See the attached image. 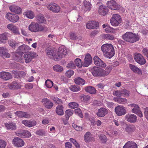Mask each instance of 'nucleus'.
Instances as JSON below:
<instances>
[{"label": "nucleus", "instance_id": "nucleus-64", "mask_svg": "<svg viewBox=\"0 0 148 148\" xmlns=\"http://www.w3.org/2000/svg\"><path fill=\"white\" fill-rule=\"evenodd\" d=\"M74 73L73 71L71 70H69L66 73V75L67 77H70Z\"/></svg>", "mask_w": 148, "mask_h": 148}, {"label": "nucleus", "instance_id": "nucleus-41", "mask_svg": "<svg viewBox=\"0 0 148 148\" xmlns=\"http://www.w3.org/2000/svg\"><path fill=\"white\" fill-rule=\"evenodd\" d=\"M74 81L76 84L80 85H84L85 82L84 79L80 77H78L75 78Z\"/></svg>", "mask_w": 148, "mask_h": 148}, {"label": "nucleus", "instance_id": "nucleus-51", "mask_svg": "<svg viewBox=\"0 0 148 148\" xmlns=\"http://www.w3.org/2000/svg\"><path fill=\"white\" fill-rule=\"evenodd\" d=\"M112 69V66L109 65L106 68L105 70H103L104 72L105 76H107L110 73Z\"/></svg>", "mask_w": 148, "mask_h": 148}, {"label": "nucleus", "instance_id": "nucleus-22", "mask_svg": "<svg viewBox=\"0 0 148 148\" xmlns=\"http://www.w3.org/2000/svg\"><path fill=\"white\" fill-rule=\"evenodd\" d=\"M0 56L4 58L10 57V54L8 53L7 49L3 47H0Z\"/></svg>", "mask_w": 148, "mask_h": 148}, {"label": "nucleus", "instance_id": "nucleus-39", "mask_svg": "<svg viewBox=\"0 0 148 148\" xmlns=\"http://www.w3.org/2000/svg\"><path fill=\"white\" fill-rule=\"evenodd\" d=\"M85 90L86 92H88L91 94H94L96 93V90L94 87L89 86L85 88Z\"/></svg>", "mask_w": 148, "mask_h": 148}, {"label": "nucleus", "instance_id": "nucleus-36", "mask_svg": "<svg viewBox=\"0 0 148 148\" xmlns=\"http://www.w3.org/2000/svg\"><path fill=\"white\" fill-rule=\"evenodd\" d=\"M7 27L10 29L14 33L19 34V32L18 29L15 25L12 24H9L7 25Z\"/></svg>", "mask_w": 148, "mask_h": 148}, {"label": "nucleus", "instance_id": "nucleus-21", "mask_svg": "<svg viewBox=\"0 0 148 148\" xmlns=\"http://www.w3.org/2000/svg\"><path fill=\"white\" fill-rule=\"evenodd\" d=\"M14 78L21 79L24 78L26 75L25 72L23 71H15L13 72Z\"/></svg>", "mask_w": 148, "mask_h": 148}, {"label": "nucleus", "instance_id": "nucleus-42", "mask_svg": "<svg viewBox=\"0 0 148 148\" xmlns=\"http://www.w3.org/2000/svg\"><path fill=\"white\" fill-rule=\"evenodd\" d=\"M73 113V111L71 109L67 110L65 112V116L67 120H68L69 117L71 116Z\"/></svg>", "mask_w": 148, "mask_h": 148}, {"label": "nucleus", "instance_id": "nucleus-15", "mask_svg": "<svg viewBox=\"0 0 148 148\" xmlns=\"http://www.w3.org/2000/svg\"><path fill=\"white\" fill-rule=\"evenodd\" d=\"M99 25L98 22L95 21H89L86 24V27L89 29H97L99 27Z\"/></svg>", "mask_w": 148, "mask_h": 148}, {"label": "nucleus", "instance_id": "nucleus-44", "mask_svg": "<svg viewBox=\"0 0 148 148\" xmlns=\"http://www.w3.org/2000/svg\"><path fill=\"white\" fill-rule=\"evenodd\" d=\"M8 42L10 46L14 49L18 47L19 45V43L16 42L13 40H10Z\"/></svg>", "mask_w": 148, "mask_h": 148}, {"label": "nucleus", "instance_id": "nucleus-34", "mask_svg": "<svg viewBox=\"0 0 148 148\" xmlns=\"http://www.w3.org/2000/svg\"><path fill=\"white\" fill-rule=\"evenodd\" d=\"M63 106L62 105L58 106L56 108V114L60 116L63 115L64 114L63 111Z\"/></svg>", "mask_w": 148, "mask_h": 148}, {"label": "nucleus", "instance_id": "nucleus-10", "mask_svg": "<svg viewBox=\"0 0 148 148\" xmlns=\"http://www.w3.org/2000/svg\"><path fill=\"white\" fill-rule=\"evenodd\" d=\"M5 17L8 20L12 23H15L19 19V17L18 15L9 12L6 14Z\"/></svg>", "mask_w": 148, "mask_h": 148}, {"label": "nucleus", "instance_id": "nucleus-14", "mask_svg": "<svg viewBox=\"0 0 148 148\" xmlns=\"http://www.w3.org/2000/svg\"><path fill=\"white\" fill-rule=\"evenodd\" d=\"M125 119L128 122L134 123L136 121L137 116L134 114L128 113L125 115Z\"/></svg>", "mask_w": 148, "mask_h": 148}, {"label": "nucleus", "instance_id": "nucleus-19", "mask_svg": "<svg viewBox=\"0 0 148 148\" xmlns=\"http://www.w3.org/2000/svg\"><path fill=\"white\" fill-rule=\"evenodd\" d=\"M92 59L89 53L87 54L85 56L84 62L83 65L84 67H88L91 63Z\"/></svg>", "mask_w": 148, "mask_h": 148}, {"label": "nucleus", "instance_id": "nucleus-47", "mask_svg": "<svg viewBox=\"0 0 148 148\" xmlns=\"http://www.w3.org/2000/svg\"><path fill=\"white\" fill-rule=\"evenodd\" d=\"M26 16L30 19L33 18L34 17V13L31 11L28 10L25 12Z\"/></svg>", "mask_w": 148, "mask_h": 148}, {"label": "nucleus", "instance_id": "nucleus-20", "mask_svg": "<svg viewBox=\"0 0 148 148\" xmlns=\"http://www.w3.org/2000/svg\"><path fill=\"white\" fill-rule=\"evenodd\" d=\"M108 12L107 7L103 5H100L99 9V13L100 15L103 16L106 15Z\"/></svg>", "mask_w": 148, "mask_h": 148}, {"label": "nucleus", "instance_id": "nucleus-54", "mask_svg": "<svg viewBox=\"0 0 148 148\" xmlns=\"http://www.w3.org/2000/svg\"><path fill=\"white\" fill-rule=\"evenodd\" d=\"M52 99L55 101L56 103L58 104H62L63 103V101L62 100L58 97H53L52 98Z\"/></svg>", "mask_w": 148, "mask_h": 148}, {"label": "nucleus", "instance_id": "nucleus-26", "mask_svg": "<svg viewBox=\"0 0 148 148\" xmlns=\"http://www.w3.org/2000/svg\"><path fill=\"white\" fill-rule=\"evenodd\" d=\"M30 49L29 47L27 45L24 44L19 46L17 50L18 52L23 53L28 51Z\"/></svg>", "mask_w": 148, "mask_h": 148}, {"label": "nucleus", "instance_id": "nucleus-16", "mask_svg": "<svg viewBox=\"0 0 148 148\" xmlns=\"http://www.w3.org/2000/svg\"><path fill=\"white\" fill-rule=\"evenodd\" d=\"M14 145L18 147H21L24 145V142L21 138L18 137H16L12 140Z\"/></svg>", "mask_w": 148, "mask_h": 148}, {"label": "nucleus", "instance_id": "nucleus-5", "mask_svg": "<svg viewBox=\"0 0 148 148\" xmlns=\"http://www.w3.org/2000/svg\"><path fill=\"white\" fill-rule=\"evenodd\" d=\"M121 16L116 14L113 15L112 17L110 19V22L112 25L115 26L118 25L121 23Z\"/></svg>", "mask_w": 148, "mask_h": 148}, {"label": "nucleus", "instance_id": "nucleus-40", "mask_svg": "<svg viewBox=\"0 0 148 148\" xmlns=\"http://www.w3.org/2000/svg\"><path fill=\"white\" fill-rule=\"evenodd\" d=\"M113 100L115 101L122 104H125L127 102L126 99L121 97H114Z\"/></svg>", "mask_w": 148, "mask_h": 148}, {"label": "nucleus", "instance_id": "nucleus-9", "mask_svg": "<svg viewBox=\"0 0 148 148\" xmlns=\"http://www.w3.org/2000/svg\"><path fill=\"white\" fill-rule=\"evenodd\" d=\"M115 112L118 116L124 115L126 113L125 108L122 106L119 105L115 108Z\"/></svg>", "mask_w": 148, "mask_h": 148}, {"label": "nucleus", "instance_id": "nucleus-1", "mask_svg": "<svg viewBox=\"0 0 148 148\" xmlns=\"http://www.w3.org/2000/svg\"><path fill=\"white\" fill-rule=\"evenodd\" d=\"M101 51L105 57L110 59L114 55V47L111 44H106L101 47Z\"/></svg>", "mask_w": 148, "mask_h": 148}, {"label": "nucleus", "instance_id": "nucleus-33", "mask_svg": "<svg viewBox=\"0 0 148 148\" xmlns=\"http://www.w3.org/2000/svg\"><path fill=\"white\" fill-rule=\"evenodd\" d=\"M36 20L39 23H44L46 22V19L44 16L41 14H38L36 17Z\"/></svg>", "mask_w": 148, "mask_h": 148}, {"label": "nucleus", "instance_id": "nucleus-63", "mask_svg": "<svg viewBox=\"0 0 148 148\" xmlns=\"http://www.w3.org/2000/svg\"><path fill=\"white\" fill-rule=\"evenodd\" d=\"M30 120H24L22 121V123L25 125V126L29 127H30Z\"/></svg>", "mask_w": 148, "mask_h": 148}, {"label": "nucleus", "instance_id": "nucleus-53", "mask_svg": "<svg viewBox=\"0 0 148 148\" xmlns=\"http://www.w3.org/2000/svg\"><path fill=\"white\" fill-rule=\"evenodd\" d=\"M45 84L46 86L49 88H51L53 86V82L49 79H47L46 81Z\"/></svg>", "mask_w": 148, "mask_h": 148}, {"label": "nucleus", "instance_id": "nucleus-35", "mask_svg": "<svg viewBox=\"0 0 148 148\" xmlns=\"http://www.w3.org/2000/svg\"><path fill=\"white\" fill-rule=\"evenodd\" d=\"M5 126L8 129L15 130L16 129V124L13 122H9L5 124Z\"/></svg>", "mask_w": 148, "mask_h": 148}, {"label": "nucleus", "instance_id": "nucleus-46", "mask_svg": "<svg viewBox=\"0 0 148 148\" xmlns=\"http://www.w3.org/2000/svg\"><path fill=\"white\" fill-rule=\"evenodd\" d=\"M80 98L84 102H86L90 99V97L88 95H82L80 96Z\"/></svg>", "mask_w": 148, "mask_h": 148}, {"label": "nucleus", "instance_id": "nucleus-59", "mask_svg": "<svg viewBox=\"0 0 148 148\" xmlns=\"http://www.w3.org/2000/svg\"><path fill=\"white\" fill-rule=\"evenodd\" d=\"M99 139L103 143H106L107 141V138L106 136L103 134H100L99 136Z\"/></svg>", "mask_w": 148, "mask_h": 148}, {"label": "nucleus", "instance_id": "nucleus-61", "mask_svg": "<svg viewBox=\"0 0 148 148\" xmlns=\"http://www.w3.org/2000/svg\"><path fill=\"white\" fill-rule=\"evenodd\" d=\"M24 132L25 130H18L16 132V134L17 136L21 137L23 138L24 135Z\"/></svg>", "mask_w": 148, "mask_h": 148}, {"label": "nucleus", "instance_id": "nucleus-13", "mask_svg": "<svg viewBox=\"0 0 148 148\" xmlns=\"http://www.w3.org/2000/svg\"><path fill=\"white\" fill-rule=\"evenodd\" d=\"M93 60L95 64L98 66L105 67L106 66V64L97 56L94 57Z\"/></svg>", "mask_w": 148, "mask_h": 148}, {"label": "nucleus", "instance_id": "nucleus-57", "mask_svg": "<svg viewBox=\"0 0 148 148\" xmlns=\"http://www.w3.org/2000/svg\"><path fill=\"white\" fill-rule=\"evenodd\" d=\"M72 125L73 128L77 131H81L83 129L82 127L78 126L74 123H72Z\"/></svg>", "mask_w": 148, "mask_h": 148}, {"label": "nucleus", "instance_id": "nucleus-56", "mask_svg": "<svg viewBox=\"0 0 148 148\" xmlns=\"http://www.w3.org/2000/svg\"><path fill=\"white\" fill-rule=\"evenodd\" d=\"M46 133V131L42 129L38 130L36 132V134L40 136H45Z\"/></svg>", "mask_w": 148, "mask_h": 148}, {"label": "nucleus", "instance_id": "nucleus-52", "mask_svg": "<svg viewBox=\"0 0 148 148\" xmlns=\"http://www.w3.org/2000/svg\"><path fill=\"white\" fill-rule=\"evenodd\" d=\"M74 62L75 64V65L79 67H82V65H83V62H82L81 60L79 58H76L75 59Z\"/></svg>", "mask_w": 148, "mask_h": 148}, {"label": "nucleus", "instance_id": "nucleus-11", "mask_svg": "<svg viewBox=\"0 0 148 148\" xmlns=\"http://www.w3.org/2000/svg\"><path fill=\"white\" fill-rule=\"evenodd\" d=\"M48 9L54 12L58 13L60 11V7L55 3H52L49 4L47 6Z\"/></svg>", "mask_w": 148, "mask_h": 148}, {"label": "nucleus", "instance_id": "nucleus-58", "mask_svg": "<svg viewBox=\"0 0 148 148\" xmlns=\"http://www.w3.org/2000/svg\"><path fill=\"white\" fill-rule=\"evenodd\" d=\"M69 37L70 39L72 40H76L78 38L77 35L76 34L72 32L70 33Z\"/></svg>", "mask_w": 148, "mask_h": 148}, {"label": "nucleus", "instance_id": "nucleus-62", "mask_svg": "<svg viewBox=\"0 0 148 148\" xmlns=\"http://www.w3.org/2000/svg\"><path fill=\"white\" fill-rule=\"evenodd\" d=\"M67 67L69 68L74 69L75 68L76 66L73 61H71L67 64Z\"/></svg>", "mask_w": 148, "mask_h": 148}, {"label": "nucleus", "instance_id": "nucleus-24", "mask_svg": "<svg viewBox=\"0 0 148 148\" xmlns=\"http://www.w3.org/2000/svg\"><path fill=\"white\" fill-rule=\"evenodd\" d=\"M108 113L107 109L105 108H101L98 110V112L96 113L97 115L99 117H103Z\"/></svg>", "mask_w": 148, "mask_h": 148}, {"label": "nucleus", "instance_id": "nucleus-8", "mask_svg": "<svg viewBox=\"0 0 148 148\" xmlns=\"http://www.w3.org/2000/svg\"><path fill=\"white\" fill-rule=\"evenodd\" d=\"M124 131L130 134H132L136 129L135 125L130 124H125L123 125Z\"/></svg>", "mask_w": 148, "mask_h": 148}, {"label": "nucleus", "instance_id": "nucleus-43", "mask_svg": "<svg viewBox=\"0 0 148 148\" xmlns=\"http://www.w3.org/2000/svg\"><path fill=\"white\" fill-rule=\"evenodd\" d=\"M55 51L53 48H50L47 51V55L50 58H52L53 57L54 53H55Z\"/></svg>", "mask_w": 148, "mask_h": 148}, {"label": "nucleus", "instance_id": "nucleus-50", "mask_svg": "<svg viewBox=\"0 0 148 148\" xmlns=\"http://www.w3.org/2000/svg\"><path fill=\"white\" fill-rule=\"evenodd\" d=\"M74 112L76 115H77L80 118H82L83 117L82 111L80 108H78L77 109L74 110Z\"/></svg>", "mask_w": 148, "mask_h": 148}, {"label": "nucleus", "instance_id": "nucleus-2", "mask_svg": "<svg viewBox=\"0 0 148 148\" xmlns=\"http://www.w3.org/2000/svg\"><path fill=\"white\" fill-rule=\"evenodd\" d=\"M122 38L129 43H134L139 39L138 36L131 32H127L122 36Z\"/></svg>", "mask_w": 148, "mask_h": 148}, {"label": "nucleus", "instance_id": "nucleus-18", "mask_svg": "<svg viewBox=\"0 0 148 148\" xmlns=\"http://www.w3.org/2000/svg\"><path fill=\"white\" fill-rule=\"evenodd\" d=\"M42 102L43 103L44 106L46 108L51 109L52 108L53 104V102L50 101L49 99L47 98L43 99H42Z\"/></svg>", "mask_w": 148, "mask_h": 148}, {"label": "nucleus", "instance_id": "nucleus-45", "mask_svg": "<svg viewBox=\"0 0 148 148\" xmlns=\"http://www.w3.org/2000/svg\"><path fill=\"white\" fill-rule=\"evenodd\" d=\"M70 89L73 92H78L80 90V87L77 85H71L69 87Z\"/></svg>", "mask_w": 148, "mask_h": 148}, {"label": "nucleus", "instance_id": "nucleus-60", "mask_svg": "<svg viewBox=\"0 0 148 148\" xmlns=\"http://www.w3.org/2000/svg\"><path fill=\"white\" fill-rule=\"evenodd\" d=\"M69 106L71 108L74 109L78 107V104L76 102H71L69 104Z\"/></svg>", "mask_w": 148, "mask_h": 148}, {"label": "nucleus", "instance_id": "nucleus-30", "mask_svg": "<svg viewBox=\"0 0 148 148\" xmlns=\"http://www.w3.org/2000/svg\"><path fill=\"white\" fill-rule=\"evenodd\" d=\"M92 5L91 3L86 0L83 2V9L85 11H89L91 8Z\"/></svg>", "mask_w": 148, "mask_h": 148}, {"label": "nucleus", "instance_id": "nucleus-12", "mask_svg": "<svg viewBox=\"0 0 148 148\" xmlns=\"http://www.w3.org/2000/svg\"><path fill=\"white\" fill-rule=\"evenodd\" d=\"M108 7L112 10H117L119 9V6L114 0H110L107 3Z\"/></svg>", "mask_w": 148, "mask_h": 148}, {"label": "nucleus", "instance_id": "nucleus-7", "mask_svg": "<svg viewBox=\"0 0 148 148\" xmlns=\"http://www.w3.org/2000/svg\"><path fill=\"white\" fill-rule=\"evenodd\" d=\"M134 57L135 61L140 64L143 65L146 63L145 60L142 55L139 53H135Z\"/></svg>", "mask_w": 148, "mask_h": 148}, {"label": "nucleus", "instance_id": "nucleus-38", "mask_svg": "<svg viewBox=\"0 0 148 148\" xmlns=\"http://www.w3.org/2000/svg\"><path fill=\"white\" fill-rule=\"evenodd\" d=\"M129 66L131 69L135 73L138 74H142L141 70L137 67L132 64H130Z\"/></svg>", "mask_w": 148, "mask_h": 148}, {"label": "nucleus", "instance_id": "nucleus-6", "mask_svg": "<svg viewBox=\"0 0 148 148\" xmlns=\"http://www.w3.org/2000/svg\"><path fill=\"white\" fill-rule=\"evenodd\" d=\"M43 29L41 26L37 23L32 22L29 26V29L32 32H36L41 31Z\"/></svg>", "mask_w": 148, "mask_h": 148}, {"label": "nucleus", "instance_id": "nucleus-28", "mask_svg": "<svg viewBox=\"0 0 148 148\" xmlns=\"http://www.w3.org/2000/svg\"><path fill=\"white\" fill-rule=\"evenodd\" d=\"M132 112L136 114L141 118L143 116L142 113L140 110V108L138 105L136 106V107L132 109Z\"/></svg>", "mask_w": 148, "mask_h": 148}, {"label": "nucleus", "instance_id": "nucleus-37", "mask_svg": "<svg viewBox=\"0 0 148 148\" xmlns=\"http://www.w3.org/2000/svg\"><path fill=\"white\" fill-rule=\"evenodd\" d=\"M58 55L61 56L62 58L64 57L67 53V51L66 49L63 47H60L58 49Z\"/></svg>", "mask_w": 148, "mask_h": 148}, {"label": "nucleus", "instance_id": "nucleus-49", "mask_svg": "<svg viewBox=\"0 0 148 148\" xmlns=\"http://www.w3.org/2000/svg\"><path fill=\"white\" fill-rule=\"evenodd\" d=\"M13 58L14 60L17 62H20L22 60V56L18 53L14 54Z\"/></svg>", "mask_w": 148, "mask_h": 148}, {"label": "nucleus", "instance_id": "nucleus-23", "mask_svg": "<svg viewBox=\"0 0 148 148\" xmlns=\"http://www.w3.org/2000/svg\"><path fill=\"white\" fill-rule=\"evenodd\" d=\"M9 9L12 12H14L17 14L21 13V9L18 6L12 5L10 6Z\"/></svg>", "mask_w": 148, "mask_h": 148}, {"label": "nucleus", "instance_id": "nucleus-55", "mask_svg": "<svg viewBox=\"0 0 148 148\" xmlns=\"http://www.w3.org/2000/svg\"><path fill=\"white\" fill-rule=\"evenodd\" d=\"M61 58H62V56L61 55L60 56V55H58V52L56 53H55V52L54 53L53 57H52V58L55 60V61H58Z\"/></svg>", "mask_w": 148, "mask_h": 148}, {"label": "nucleus", "instance_id": "nucleus-31", "mask_svg": "<svg viewBox=\"0 0 148 148\" xmlns=\"http://www.w3.org/2000/svg\"><path fill=\"white\" fill-rule=\"evenodd\" d=\"M8 86L10 89H18L21 88L20 85H18L15 81L9 84L8 85Z\"/></svg>", "mask_w": 148, "mask_h": 148}, {"label": "nucleus", "instance_id": "nucleus-25", "mask_svg": "<svg viewBox=\"0 0 148 148\" xmlns=\"http://www.w3.org/2000/svg\"><path fill=\"white\" fill-rule=\"evenodd\" d=\"M0 77L5 80H7L12 78V76L9 73L2 72L0 73Z\"/></svg>", "mask_w": 148, "mask_h": 148}, {"label": "nucleus", "instance_id": "nucleus-17", "mask_svg": "<svg viewBox=\"0 0 148 148\" xmlns=\"http://www.w3.org/2000/svg\"><path fill=\"white\" fill-rule=\"evenodd\" d=\"M15 114L20 118L24 117L28 119L30 118L31 116L30 114L29 113L21 111H17L15 112Z\"/></svg>", "mask_w": 148, "mask_h": 148}, {"label": "nucleus", "instance_id": "nucleus-27", "mask_svg": "<svg viewBox=\"0 0 148 148\" xmlns=\"http://www.w3.org/2000/svg\"><path fill=\"white\" fill-rule=\"evenodd\" d=\"M84 138L86 143H88L94 140V138L92 136L91 133L89 132H88L86 133L84 136Z\"/></svg>", "mask_w": 148, "mask_h": 148}, {"label": "nucleus", "instance_id": "nucleus-48", "mask_svg": "<svg viewBox=\"0 0 148 148\" xmlns=\"http://www.w3.org/2000/svg\"><path fill=\"white\" fill-rule=\"evenodd\" d=\"M53 69L55 71L59 72H61L63 70V67L59 65L54 66L53 67Z\"/></svg>", "mask_w": 148, "mask_h": 148}, {"label": "nucleus", "instance_id": "nucleus-32", "mask_svg": "<svg viewBox=\"0 0 148 148\" xmlns=\"http://www.w3.org/2000/svg\"><path fill=\"white\" fill-rule=\"evenodd\" d=\"M123 148H137V145L133 142L129 141L125 144Z\"/></svg>", "mask_w": 148, "mask_h": 148}, {"label": "nucleus", "instance_id": "nucleus-29", "mask_svg": "<svg viewBox=\"0 0 148 148\" xmlns=\"http://www.w3.org/2000/svg\"><path fill=\"white\" fill-rule=\"evenodd\" d=\"M8 35L9 34L7 33L0 34V43L5 44L6 42Z\"/></svg>", "mask_w": 148, "mask_h": 148}, {"label": "nucleus", "instance_id": "nucleus-3", "mask_svg": "<svg viewBox=\"0 0 148 148\" xmlns=\"http://www.w3.org/2000/svg\"><path fill=\"white\" fill-rule=\"evenodd\" d=\"M92 73L95 77H105L103 69L96 66H94L92 69Z\"/></svg>", "mask_w": 148, "mask_h": 148}, {"label": "nucleus", "instance_id": "nucleus-4", "mask_svg": "<svg viewBox=\"0 0 148 148\" xmlns=\"http://www.w3.org/2000/svg\"><path fill=\"white\" fill-rule=\"evenodd\" d=\"M37 56V54L35 52H28L24 54L23 58L25 63H29Z\"/></svg>", "mask_w": 148, "mask_h": 148}]
</instances>
